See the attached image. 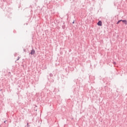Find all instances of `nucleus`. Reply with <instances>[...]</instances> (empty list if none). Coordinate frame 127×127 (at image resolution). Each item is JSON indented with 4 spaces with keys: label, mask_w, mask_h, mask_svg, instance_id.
I'll list each match as a JSON object with an SVG mask.
<instances>
[{
    "label": "nucleus",
    "mask_w": 127,
    "mask_h": 127,
    "mask_svg": "<svg viewBox=\"0 0 127 127\" xmlns=\"http://www.w3.org/2000/svg\"><path fill=\"white\" fill-rule=\"evenodd\" d=\"M121 21H122V20H119L118 21V22L117 23V24H119L120 23V22H121Z\"/></svg>",
    "instance_id": "obj_4"
},
{
    "label": "nucleus",
    "mask_w": 127,
    "mask_h": 127,
    "mask_svg": "<svg viewBox=\"0 0 127 127\" xmlns=\"http://www.w3.org/2000/svg\"><path fill=\"white\" fill-rule=\"evenodd\" d=\"M72 23H75V22H74V21H73V22H72Z\"/></svg>",
    "instance_id": "obj_5"
},
{
    "label": "nucleus",
    "mask_w": 127,
    "mask_h": 127,
    "mask_svg": "<svg viewBox=\"0 0 127 127\" xmlns=\"http://www.w3.org/2000/svg\"><path fill=\"white\" fill-rule=\"evenodd\" d=\"M34 53H35V51L34 50H32L30 53V54H31V55H33Z\"/></svg>",
    "instance_id": "obj_2"
},
{
    "label": "nucleus",
    "mask_w": 127,
    "mask_h": 127,
    "mask_svg": "<svg viewBox=\"0 0 127 127\" xmlns=\"http://www.w3.org/2000/svg\"><path fill=\"white\" fill-rule=\"evenodd\" d=\"M102 21H99L97 23V25H98L99 26H102Z\"/></svg>",
    "instance_id": "obj_1"
},
{
    "label": "nucleus",
    "mask_w": 127,
    "mask_h": 127,
    "mask_svg": "<svg viewBox=\"0 0 127 127\" xmlns=\"http://www.w3.org/2000/svg\"><path fill=\"white\" fill-rule=\"evenodd\" d=\"M122 21H123V22H125L126 23V24H127V20H122Z\"/></svg>",
    "instance_id": "obj_3"
}]
</instances>
